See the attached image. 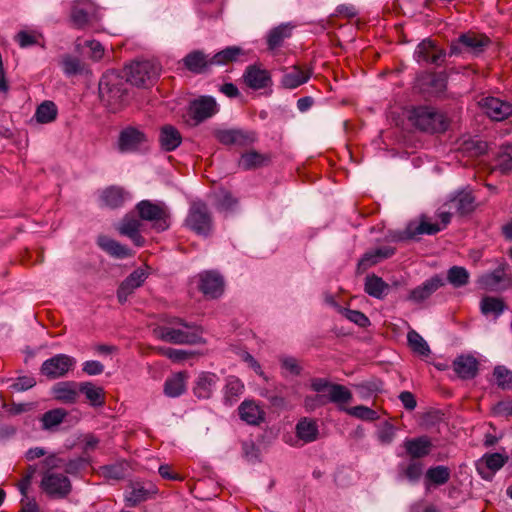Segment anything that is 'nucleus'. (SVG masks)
<instances>
[{"instance_id": "0eeeda50", "label": "nucleus", "mask_w": 512, "mask_h": 512, "mask_svg": "<svg viewBox=\"0 0 512 512\" xmlns=\"http://www.w3.org/2000/svg\"><path fill=\"white\" fill-rule=\"evenodd\" d=\"M127 69V82L135 86L151 85L160 72L159 66L149 60L133 62Z\"/></svg>"}, {"instance_id": "8fccbe9b", "label": "nucleus", "mask_w": 512, "mask_h": 512, "mask_svg": "<svg viewBox=\"0 0 512 512\" xmlns=\"http://www.w3.org/2000/svg\"><path fill=\"white\" fill-rule=\"evenodd\" d=\"M495 168L502 174L512 173V145L505 144L500 147V150L495 158Z\"/></svg>"}, {"instance_id": "dca6fc26", "label": "nucleus", "mask_w": 512, "mask_h": 512, "mask_svg": "<svg viewBox=\"0 0 512 512\" xmlns=\"http://www.w3.org/2000/svg\"><path fill=\"white\" fill-rule=\"evenodd\" d=\"M214 137L223 145L247 146L255 141V134L242 129H218Z\"/></svg>"}, {"instance_id": "5701e85b", "label": "nucleus", "mask_w": 512, "mask_h": 512, "mask_svg": "<svg viewBox=\"0 0 512 512\" xmlns=\"http://www.w3.org/2000/svg\"><path fill=\"white\" fill-rule=\"evenodd\" d=\"M183 67L193 74H204L212 67L211 57L201 50L189 52L182 60Z\"/></svg>"}, {"instance_id": "de8ad7c7", "label": "nucleus", "mask_w": 512, "mask_h": 512, "mask_svg": "<svg viewBox=\"0 0 512 512\" xmlns=\"http://www.w3.org/2000/svg\"><path fill=\"white\" fill-rule=\"evenodd\" d=\"M446 281L454 288H462L469 284L470 273L465 267L455 265L447 270Z\"/></svg>"}, {"instance_id": "58836bf2", "label": "nucleus", "mask_w": 512, "mask_h": 512, "mask_svg": "<svg viewBox=\"0 0 512 512\" xmlns=\"http://www.w3.org/2000/svg\"><path fill=\"white\" fill-rule=\"evenodd\" d=\"M244 392L243 382L236 376L230 375L226 378L223 390V400L226 405L236 403Z\"/></svg>"}, {"instance_id": "c756f323", "label": "nucleus", "mask_w": 512, "mask_h": 512, "mask_svg": "<svg viewBox=\"0 0 512 512\" xmlns=\"http://www.w3.org/2000/svg\"><path fill=\"white\" fill-rule=\"evenodd\" d=\"M238 414L249 425H259L265 419V412L254 400H244L238 407Z\"/></svg>"}, {"instance_id": "c85d7f7f", "label": "nucleus", "mask_w": 512, "mask_h": 512, "mask_svg": "<svg viewBox=\"0 0 512 512\" xmlns=\"http://www.w3.org/2000/svg\"><path fill=\"white\" fill-rule=\"evenodd\" d=\"M141 222L134 215L127 214L119 224L118 231L121 235L127 236L138 247L145 243V239L140 234Z\"/></svg>"}, {"instance_id": "603ef678", "label": "nucleus", "mask_w": 512, "mask_h": 512, "mask_svg": "<svg viewBox=\"0 0 512 512\" xmlns=\"http://www.w3.org/2000/svg\"><path fill=\"white\" fill-rule=\"evenodd\" d=\"M128 471V463L126 461H120L109 465L100 467L102 476L106 479L122 480L125 478Z\"/></svg>"}, {"instance_id": "4be33fe9", "label": "nucleus", "mask_w": 512, "mask_h": 512, "mask_svg": "<svg viewBox=\"0 0 512 512\" xmlns=\"http://www.w3.org/2000/svg\"><path fill=\"white\" fill-rule=\"evenodd\" d=\"M403 447L406 454L411 459L416 460L428 456L433 449V443L427 435H422L415 438H406L403 441Z\"/></svg>"}, {"instance_id": "a18cd8bd", "label": "nucleus", "mask_w": 512, "mask_h": 512, "mask_svg": "<svg viewBox=\"0 0 512 512\" xmlns=\"http://www.w3.org/2000/svg\"><path fill=\"white\" fill-rule=\"evenodd\" d=\"M292 34V27L288 24H280L271 29L267 35V46L269 50H274L280 47L284 40L289 38Z\"/></svg>"}, {"instance_id": "774afa93", "label": "nucleus", "mask_w": 512, "mask_h": 512, "mask_svg": "<svg viewBox=\"0 0 512 512\" xmlns=\"http://www.w3.org/2000/svg\"><path fill=\"white\" fill-rule=\"evenodd\" d=\"M345 317L360 327H367L370 324L369 318L358 310L345 309Z\"/></svg>"}, {"instance_id": "ddd939ff", "label": "nucleus", "mask_w": 512, "mask_h": 512, "mask_svg": "<svg viewBox=\"0 0 512 512\" xmlns=\"http://www.w3.org/2000/svg\"><path fill=\"white\" fill-rule=\"evenodd\" d=\"M199 290L208 298H218L224 292V279L216 271H204L199 274Z\"/></svg>"}, {"instance_id": "2eb2a0df", "label": "nucleus", "mask_w": 512, "mask_h": 512, "mask_svg": "<svg viewBox=\"0 0 512 512\" xmlns=\"http://www.w3.org/2000/svg\"><path fill=\"white\" fill-rule=\"evenodd\" d=\"M483 112L492 120L503 121L512 115V104L495 97H486L479 102Z\"/></svg>"}, {"instance_id": "ea45409f", "label": "nucleus", "mask_w": 512, "mask_h": 512, "mask_svg": "<svg viewBox=\"0 0 512 512\" xmlns=\"http://www.w3.org/2000/svg\"><path fill=\"white\" fill-rule=\"evenodd\" d=\"M295 430L297 437L305 443L316 441L319 435L316 421L306 417L298 421Z\"/></svg>"}, {"instance_id": "f3484780", "label": "nucleus", "mask_w": 512, "mask_h": 512, "mask_svg": "<svg viewBox=\"0 0 512 512\" xmlns=\"http://www.w3.org/2000/svg\"><path fill=\"white\" fill-rule=\"evenodd\" d=\"M148 277V273L143 268H137L130 273L120 284L117 290V299L121 304H124L128 297L134 292L135 289L142 286Z\"/></svg>"}, {"instance_id": "20e7f679", "label": "nucleus", "mask_w": 512, "mask_h": 512, "mask_svg": "<svg viewBox=\"0 0 512 512\" xmlns=\"http://www.w3.org/2000/svg\"><path fill=\"white\" fill-rule=\"evenodd\" d=\"M311 388L315 392L328 391L327 394L316 395L314 399L322 405L331 402L336 405L347 404L351 402L352 392L344 385L331 383L324 378H314L311 381Z\"/></svg>"}, {"instance_id": "13d9d810", "label": "nucleus", "mask_w": 512, "mask_h": 512, "mask_svg": "<svg viewBox=\"0 0 512 512\" xmlns=\"http://www.w3.org/2000/svg\"><path fill=\"white\" fill-rule=\"evenodd\" d=\"M156 351L158 354L167 357L174 363H182L194 355L192 352L171 347H157Z\"/></svg>"}, {"instance_id": "cd10ccee", "label": "nucleus", "mask_w": 512, "mask_h": 512, "mask_svg": "<svg viewBox=\"0 0 512 512\" xmlns=\"http://www.w3.org/2000/svg\"><path fill=\"white\" fill-rule=\"evenodd\" d=\"M453 369L462 380L474 379L479 371V362L472 355H459L453 361Z\"/></svg>"}, {"instance_id": "1a4fd4ad", "label": "nucleus", "mask_w": 512, "mask_h": 512, "mask_svg": "<svg viewBox=\"0 0 512 512\" xmlns=\"http://www.w3.org/2000/svg\"><path fill=\"white\" fill-rule=\"evenodd\" d=\"M219 111L216 100L212 96H200L189 105V115L194 125H199L213 117Z\"/></svg>"}, {"instance_id": "412c9836", "label": "nucleus", "mask_w": 512, "mask_h": 512, "mask_svg": "<svg viewBox=\"0 0 512 512\" xmlns=\"http://www.w3.org/2000/svg\"><path fill=\"white\" fill-rule=\"evenodd\" d=\"M244 83L253 90H260L272 85L270 72L257 65H249L243 74Z\"/></svg>"}, {"instance_id": "4468645a", "label": "nucleus", "mask_w": 512, "mask_h": 512, "mask_svg": "<svg viewBox=\"0 0 512 512\" xmlns=\"http://www.w3.org/2000/svg\"><path fill=\"white\" fill-rule=\"evenodd\" d=\"M508 461V456L501 453H486L476 463V470L482 479L491 481L494 473Z\"/></svg>"}, {"instance_id": "f8f14e48", "label": "nucleus", "mask_w": 512, "mask_h": 512, "mask_svg": "<svg viewBox=\"0 0 512 512\" xmlns=\"http://www.w3.org/2000/svg\"><path fill=\"white\" fill-rule=\"evenodd\" d=\"M445 57V50L437 48L435 42L429 38L421 41L414 52V58L418 63L423 62L436 66L442 65L445 61Z\"/></svg>"}, {"instance_id": "6ab92c4d", "label": "nucleus", "mask_w": 512, "mask_h": 512, "mask_svg": "<svg viewBox=\"0 0 512 512\" xmlns=\"http://www.w3.org/2000/svg\"><path fill=\"white\" fill-rule=\"evenodd\" d=\"M129 489L124 495L125 505L128 507H135L157 493V488L153 484L146 485L141 482H132Z\"/></svg>"}, {"instance_id": "680f3d73", "label": "nucleus", "mask_w": 512, "mask_h": 512, "mask_svg": "<svg viewBox=\"0 0 512 512\" xmlns=\"http://www.w3.org/2000/svg\"><path fill=\"white\" fill-rule=\"evenodd\" d=\"M238 204V200L228 191H222L216 204V208L220 212H232Z\"/></svg>"}, {"instance_id": "e433bc0d", "label": "nucleus", "mask_w": 512, "mask_h": 512, "mask_svg": "<svg viewBox=\"0 0 512 512\" xmlns=\"http://www.w3.org/2000/svg\"><path fill=\"white\" fill-rule=\"evenodd\" d=\"M246 56V51L239 46H229L211 56L212 66L228 65Z\"/></svg>"}, {"instance_id": "aec40b11", "label": "nucleus", "mask_w": 512, "mask_h": 512, "mask_svg": "<svg viewBox=\"0 0 512 512\" xmlns=\"http://www.w3.org/2000/svg\"><path fill=\"white\" fill-rule=\"evenodd\" d=\"M147 142L146 135L137 128L127 127L120 132L118 147L121 152H133Z\"/></svg>"}, {"instance_id": "37998d69", "label": "nucleus", "mask_w": 512, "mask_h": 512, "mask_svg": "<svg viewBox=\"0 0 512 512\" xmlns=\"http://www.w3.org/2000/svg\"><path fill=\"white\" fill-rule=\"evenodd\" d=\"M79 390L85 395L91 406L101 407L105 404V392L102 387L96 386L92 382H81Z\"/></svg>"}, {"instance_id": "393cba45", "label": "nucleus", "mask_w": 512, "mask_h": 512, "mask_svg": "<svg viewBox=\"0 0 512 512\" xmlns=\"http://www.w3.org/2000/svg\"><path fill=\"white\" fill-rule=\"evenodd\" d=\"M479 283L486 290L499 291L512 285V277L506 274L503 267H499L493 272L481 276Z\"/></svg>"}, {"instance_id": "9d476101", "label": "nucleus", "mask_w": 512, "mask_h": 512, "mask_svg": "<svg viewBox=\"0 0 512 512\" xmlns=\"http://www.w3.org/2000/svg\"><path fill=\"white\" fill-rule=\"evenodd\" d=\"M41 488L49 496L63 498L70 493L72 487L67 476L47 472L41 480Z\"/></svg>"}, {"instance_id": "052dcab7", "label": "nucleus", "mask_w": 512, "mask_h": 512, "mask_svg": "<svg viewBox=\"0 0 512 512\" xmlns=\"http://www.w3.org/2000/svg\"><path fill=\"white\" fill-rule=\"evenodd\" d=\"M496 384L503 390L512 389V371L507 369L505 366H496L493 371Z\"/></svg>"}, {"instance_id": "7ed1b4c3", "label": "nucleus", "mask_w": 512, "mask_h": 512, "mask_svg": "<svg viewBox=\"0 0 512 512\" xmlns=\"http://www.w3.org/2000/svg\"><path fill=\"white\" fill-rule=\"evenodd\" d=\"M409 120L417 129L432 134L445 132L449 127L445 114L431 105L412 107Z\"/></svg>"}, {"instance_id": "2f4dec72", "label": "nucleus", "mask_w": 512, "mask_h": 512, "mask_svg": "<svg viewBox=\"0 0 512 512\" xmlns=\"http://www.w3.org/2000/svg\"><path fill=\"white\" fill-rule=\"evenodd\" d=\"M451 469L445 465L431 466L426 470L424 483L426 488L447 484L451 478Z\"/></svg>"}, {"instance_id": "49530a36", "label": "nucleus", "mask_w": 512, "mask_h": 512, "mask_svg": "<svg viewBox=\"0 0 512 512\" xmlns=\"http://www.w3.org/2000/svg\"><path fill=\"white\" fill-rule=\"evenodd\" d=\"M58 108L53 101L45 100L37 106L34 118L38 123L48 124L56 120Z\"/></svg>"}, {"instance_id": "b1692460", "label": "nucleus", "mask_w": 512, "mask_h": 512, "mask_svg": "<svg viewBox=\"0 0 512 512\" xmlns=\"http://www.w3.org/2000/svg\"><path fill=\"white\" fill-rule=\"evenodd\" d=\"M418 87L423 93L430 96L439 97L447 87V79L443 74L430 73L421 76L417 80Z\"/></svg>"}, {"instance_id": "4c0bfd02", "label": "nucleus", "mask_w": 512, "mask_h": 512, "mask_svg": "<svg viewBox=\"0 0 512 512\" xmlns=\"http://www.w3.org/2000/svg\"><path fill=\"white\" fill-rule=\"evenodd\" d=\"M312 75L310 70H302L299 66L295 65L291 71L286 72L281 79L282 87L286 89H295L302 84L308 82Z\"/></svg>"}, {"instance_id": "c03bdc74", "label": "nucleus", "mask_w": 512, "mask_h": 512, "mask_svg": "<svg viewBox=\"0 0 512 512\" xmlns=\"http://www.w3.org/2000/svg\"><path fill=\"white\" fill-rule=\"evenodd\" d=\"M364 290L371 297L383 299L389 290V285L381 277L372 274L365 278Z\"/></svg>"}, {"instance_id": "864d4df0", "label": "nucleus", "mask_w": 512, "mask_h": 512, "mask_svg": "<svg viewBox=\"0 0 512 512\" xmlns=\"http://www.w3.org/2000/svg\"><path fill=\"white\" fill-rule=\"evenodd\" d=\"M66 416L67 411L63 408L49 410L41 417L42 428L44 430H52L56 426L60 425Z\"/></svg>"}, {"instance_id": "4d7b16f0", "label": "nucleus", "mask_w": 512, "mask_h": 512, "mask_svg": "<svg viewBox=\"0 0 512 512\" xmlns=\"http://www.w3.org/2000/svg\"><path fill=\"white\" fill-rule=\"evenodd\" d=\"M268 160L267 156L257 151H250L242 154L239 166L244 170H251L263 166Z\"/></svg>"}, {"instance_id": "bb28decb", "label": "nucleus", "mask_w": 512, "mask_h": 512, "mask_svg": "<svg viewBox=\"0 0 512 512\" xmlns=\"http://www.w3.org/2000/svg\"><path fill=\"white\" fill-rule=\"evenodd\" d=\"M53 398L65 404H74L79 398V383L75 381H62L56 383L51 389Z\"/></svg>"}, {"instance_id": "39448f33", "label": "nucleus", "mask_w": 512, "mask_h": 512, "mask_svg": "<svg viewBox=\"0 0 512 512\" xmlns=\"http://www.w3.org/2000/svg\"><path fill=\"white\" fill-rule=\"evenodd\" d=\"M140 220L152 223L157 232H163L170 227V213L163 202L142 200L136 205Z\"/></svg>"}, {"instance_id": "7c9ffc66", "label": "nucleus", "mask_w": 512, "mask_h": 512, "mask_svg": "<svg viewBox=\"0 0 512 512\" xmlns=\"http://www.w3.org/2000/svg\"><path fill=\"white\" fill-rule=\"evenodd\" d=\"M93 7L89 3H74L71 7L70 21L76 29H85L91 22Z\"/></svg>"}, {"instance_id": "f03ea898", "label": "nucleus", "mask_w": 512, "mask_h": 512, "mask_svg": "<svg viewBox=\"0 0 512 512\" xmlns=\"http://www.w3.org/2000/svg\"><path fill=\"white\" fill-rule=\"evenodd\" d=\"M99 96L111 112L119 111L127 102V79L115 71L104 73L99 81Z\"/></svg>"}, {"instance_id": "423d86ee", "label": "nucleus", "mask_w": 512, "mask_h": 512, "mask_svg": "<svg viewBox=\"0 0 512 512\" xmlns=\"http://www.w3.org/2000/svg\"><path fill=\"white\" fill-rule=\"evenodd\" d=\"M186 226L197 235L209 236L213 229V218L207 204L202 200L191 202Z\"/></svg>"}, {"instance_id": "3c124183", "label": "nucleus", "mask_w": 512, "mask_h": 512, "mask_svg": "<svg viewBox=\"0 0 512 512\" xmlns=\"http://www.w3.org/2000/svg\"><path fill=\"white\" fill-rule=\"evenodd\" d=\"M340 411L346 412L348 415L364 421H374L378 419V413L364 405H358L351 408L345 407L344 404L337 405Z\"/></svg>"}, {"instance_id": "a878e982", "label": "nucleus", "mask_w": 512, "mask_h": 512, "mask_svg": "<svg viewBox=\"0 0 512 512\" xmlns=\"http://www.w3.org/2000/svg\"><path fill=\"white\" fill-rule=\"evenodd\" d=\"M219 382V377L212 372H201L197 379L195 380V384L193 387V394L198 399H209L212 397L213 392L215 391L217 384Z\"/></svg>"}, {"instance_id": "9b49d317", "label": "nucleus", "mask_w": 512, "mask_h": 512, "mask_svg": "<svg viewBox=\"0 0 512 512\" xmlns=\"http://www.w3.org/2000/svg\"><path fill=\"white\" fill-rule=\"evenodd\" d=\"M75 364L74 358L66 354H57L43 362L41 374L49 379H57L66 375Z\"/></svg>"}, {"instance_id": "79ce46f5", "label": "nucleus", "mask_w": 512, "mask_h": 512, "mask_svg": "<svg viewBox=\"0 0 512 512\" xmlns=\"http://www.w3.org/2000/svg\"><path fill=\"white\" fill-rule=\"evenodd\" d=\"M506 309L507 306L502 298L484 296L480 301V311L486 317L493 316L497 319Z\"/></svg>"}, {"instance_id": "338daca9", "label": "nucleus", "mask_w": 512, "mask_h": 512, "mask_svg": "<svg viewBox=\"0 0 512 512\" xmlns=\"http://www.w3.org/2000/svg\"><path fill=\"white\" fill-rule=\"evenodd\" d=\"M380 260L376 257L374 250L366 252L359 260L357 265V273H363L371 266L379 263Z\"/></svg>"}, {"instance_id": "09e8293b", "label": "nucleus", "mask_w": 512, "mask_h": 512, "mask_svg": "<svg viewBox=\"0 0 512 512\" xmlns=\"http://www.w3.org/2000/svg\"><path fill=\"white\" fill-rule=\"evenodd\" d=\"M441 226L437 223H430L427 221L422 220L419 224H410L406 228L405 236L403 238L405 239H412L416 235L420 234H427V235H434L438 233L441 230Z\"/></svg>"}, {"instance_id": "6e6d98bb", "label": "nucleus", "mask_w": 512, "mask_h": 512, "mask_svg": "<svg viewBox=\"0 0 512 512\" xmlns=\"http://www.w3.org/2000/svg\"><path fill=\"white\" fill-rule=\"evenodd\" d=\"M407 341L409 347L412 349L414 353L424 357L429 356V354L431 353V350L427 342L415 330H411L408 332Z\"/></svg>"}, {"instance_id": "bf43d9fd", "label": "nucleus", "mask_w": 512, "mask_h": 512, "mask_svg": "<svg viewBox=\"0 0 512 512\" xmlns=\"http://www.w3.org/2000/svg\"><path fill=\"white\" fill-rule=\"evenodd\" d=\"M423 473V465L419 461L411 460L405 467L400 469L399 475L411 483L419 481Z\"/></svg>"}, {"instance_id": "a211bd4d", "label": "nucleus", "mask_w": 512, "mask_h": 512, "mask_svg": "<svg viewBox=\"0 0 512 512\" xmlns=\"http://www.w3.org/2000/svg\"><path fill=\"white\" fill-rule=\"evenodd\" d=\"M444 285L445 279L441 275L435 274L425 280L421 285L412 289L409 293L408 299L415 303H421L430 298L435 291Z\"/></svg>"}, {"instance_id": "5fc2aeb1", "label": "nucleus", "mask_w": 512, "mask_h": 512, "mask_svg": "<svg viewBox=\"0 0 512 512\" xmlns=\"http://www.w3.org/2000/svg\"><path fill=\"white\" fill-rule=\"evenodd\" d=\"M459 149L468 157H478L487 152L488 145L485 141L479 139H468L461 143Z\"/></svg>"}, {"instance_id": "0e129e2a", "label": "nucleus", "mask_w": 512, "mask_h": 512, "mask_svg": "<svg viewBox=\"0 0 512 512\" xmlns=\"http://www.w3.org/2000/svg\"><path fill=\"white\" fill-rule=\"evenodd\" d=\"M62 66L65 74L68 76L79 74L82 71L81 61L69 55L63 58Z\"/></svg>"}, {"instance_id": "c9c22d12", "label": "nucleus", "mask_w": 512, "mask_h": 512, "mask_svg": "<svg viewBox=\"0 0 512 512\" xmlns=\"http://www.w3.org/2000/svg\"><path fill=\"white\" fill-rule=\"evenodd\" d=\"M97 244L102 250L115 258L123 259L132 255L128 247L105 235L98 237Z\"/></svg>"}, {"instance_id": "e2e57ef3", "label": "nucleus", "mask_w": 512, "mask_h": 512, "mask_svg": "<svg viewBox=\"0 0 512 512\" xmlns=\"http://www.w3.org/2000/svg\"><path fill=\"white\" fill-rule=\"evenodd\" d=\"M89 462L84 457H76L68 461L65 460L64 470L67 474L76 476L88 466Z\"/></svg>"}, {"instance_id": "f704fd0d", "label": "nucleus", "mask_w": 512, "mask_h": 512, "mask_svg": "<svg viewBox=\"0 0 512 512\" xmlns=\"http://www.w3.org/2000/svg\"><path fill=\"white\" fill-rule=\"evenodd\" d=\"M187 379L188 373L186 371L174 373L165 380L164 394L171 398L181 396L186 391Z\"/></svg>"}, {"instance_id": "6e6552de", "label": "nucleus", "mask_w": 512, "mask_h": 512, "mask_svg": "<svg viewBox=\"0 0 512 512\" xmlns=\"http://www.w3.org/2000/svg\"><path fill=\"white\" fill-rule=\"evenodd\" d=\"M489 43V38L484 35L473 32L463 33L457 40L451 42L449 54L451 56H459L463 53L479 54Z\"/></svg>"}, {"instance_id": "473e14b6", "label": "nucleus", "mask_w": 512, "mask_h": 512, "mask_svg": "<svg viewBox=\"0 0 512 512\" xmlns=\"http://www.w3.org/2000/svg\"><path fill=\"white\" fill-rule=\"evenodd\" d=\"M131 199V194L120 186H110L103 190L101 194L102 202L110 208L121 207L127 200Z\"/></svg>"}, {"instance_id": "f257e3e1", "label": "nucleus", "mask_w": 512, "mask_h": 512, "mask_svg": "<svg viewBox=\"0 0 512 512\" xmlns=\"http://www.w3.org/2000/svg\"><path fill=\"white\" fill-rule=\"evenodd\" d=\"M166 325L154 329L156 337L164 342L176 345L203 344V330L194 323L186 322L179 317H168L164 319Z\"/></svg>"}, {"instance_id": "69168bd1", "label": "nucleus", "mask_w": 512, "mask_h": 512, "mask_svg": "<svg viewBox=\"0 0 512 512\" xmlns=\"http://www.w3.org/2000/svg\"><path fill=\"white\" fill-rule=\"evenodd\" d=\"M377 438L383 445L392 443L395 438V428L392 424L385 422L384 425L378 430Z\"/></svg>"}, {"instance_id": "a19ab883", "label": "nucleus", "mask_w": 512, "mask_h": 512, "mask_svg": "<svg viewBox=\"0 0 512 512\" xmlns=\"http://www.w3.org/2000/svg\"><path fill=\"white\" fill-rule=\"evenodd\" d=\"M449 204L458 214L466 215L475 209V198L471 192L460 191L450 199Z\"/></svg>"}, {"instance_id": "72a5a7b5", "label": "nucleus", "mask_w": 512, "mask_h": 512, "mask_svg": "<svg viewBox=\"0 0 512 512\" xmlns=\"http://www.w3.org/2000/svg\"><path fill=\"white\" fill-rule=\"evenodd\" d=\"M159 143L161 149L165 152H171L177 149L182 143V135L172 125H164L160 129Z\"/></svg>"}]
</instances>
